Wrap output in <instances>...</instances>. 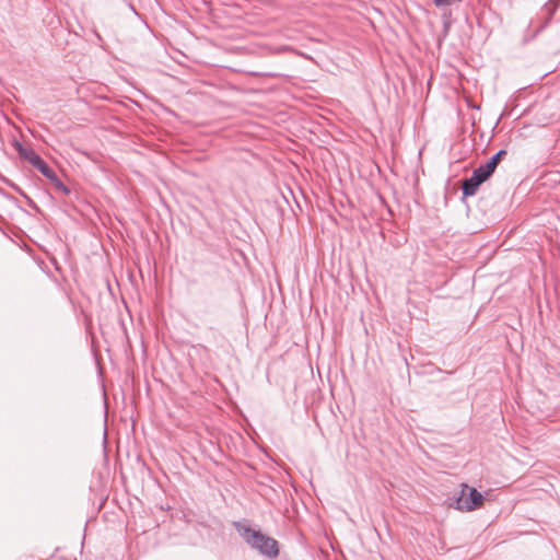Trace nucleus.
<instances>
[{
    "label": "nucleus",
    "instance_id": "7",
    "mask_svg": "<svg viewBox=\"0 0 560 560\" xmlns=\"http://www.w3.org/2000/svg\"><path fill=\"white\" fill-rule=\"evenodd\" d=\"M47 179L50 180V183L55 186L58 184V182L60 180L59 177L57 176V174L55 173V171L52 168H50L48 171V173H46L44 175Z\"/></svg>",
    "mask_w": 560,
    "mask_h": 560
},
{
    "label": "nucleus",
    "instance_id": "11",
    "mask_svg": "<svg viewBox=\"0 0 560 560\" xmlns=\"http://www.w3.org/2000/svg\"><path fill=\"white\" fill-rule=\"evenodd\" d=\"M47 179L50 180V183L55 186L58 184V182L60 180L59 177L57 176V174L55 173V171L52 168H50L48 171V173H46L44 175Z\"/></svg>",
    "mask_w": 560,
    "mask_h": 560
},
{
    "label": "nucleus",
    "instance_id": "10",
    "mask_svg": "<svg viewBox=\"0 0 560 560\" xmlns=\"http://www.w3.org/2000/svg\"><path fill=\"white\" fill-rule=\"evenodd\" d=\"M47 179L50 180V183L55 186L58 184V182L60 180L59 177L57 176V174L55 173V171L52 168H50L48 171V173H46L44 175Z\"/></svg>",
    "mask_w": 560,
    "mask_h": 560
},
{
    "label": "nucleus",
    "instance_id": "12",
    "mask_svg": "<svg viewBox=\"0 0 560 560\" xmlns=\"http://www.w3.org/2000/svg\"><path fill=\"white\" fill-rule=\"evenodd\" d=\"M36 170H38L43 175H45L46 173H48V171L50 170V167L48 166V164L42 160L36 166H35Z\"/></svg>",
    "mask_w": 560,
    "mask_h": 560
},
{
    "label": "nucleus",
    "instance_id": "3",
    "mask_svg": "<svg viewBox=\"0 0 560 560\" xmlns=\"http://www.w3.org/2000/svg\"><path fill=\"white\" fill-rule=\"evenodd\" d=\"M492 174L485 167V165H480L476 170H474L472 175L463 182V195L464 196H474L479 186L486 182Z\"/></svg>",
    "mask_w": 560,
    "mask_h": 560
},
{
    "label": "nucleus",
    "instance_id": "2",
    "mask_svg": "<svg viewBox=\"0 0 560 560\" xmlns=\"http://www.w3.org/2000/svg\"><path fill=\"white\" fill-rule=\"evenodd\" d=\"M483 503V495L475 488L463 486L459 497L456 500V509L459 511H474Z\"/></svg>",
    "mask_w": 560,
    "mask_h": 560
},
{
    "label": "nucleus",
    "instance_id": "8",
    "mask_svg": "<svg viewBox=\"0 0 560 560\" xmlns=\"http://www.w3.org/2000/svg\"><path fill=\"white\" fill-rule=\"evenodd\" d=\"M47 179L50 180V183L55 186L58 184V182L60 180L59 177L57 176V174L55 173V171L52 168H50L48 171V173H46L44 175Z\"/></svg>",
    "mask_w": 560,
    "mask_h": 560
},
{
    "label": "nucleus",
    "instance_id": "13",
    "mask_svg": "<svg viewBox=\"0 0 560 560\" xmlns=\"http://www.w3.org/2000/svg\"><path fill=\"white\" fill-rule=\"evenodd\" d=\"M54 187L63 195L70 194V189L61 180H59L58 184L55 185Z\"/></svg>",
    "mask_w": 560,
    "mask_h": 560
},
{
    "label": "nucleus",
    "instance_id": "4",
    "mask_svg": "<svg viewBox=\"0 0 560 560\" xmlns=\"http://www.w3.org/2000/svg\"><path fill=\"white\" fill-rule=\"evenodd\" d=\"M12 145L19 156L27 161L34 167L43 160L31 147H25L19 141H14Z\"/></svg>",
    "mask_w": 560,
    "mask_h": 560
},
{
    "label": "nucleus",
    "instance_id": "1",
    "mask_svg": "<svg viewBox=\"0 0 560 560\" xmlns=\"http://www.w3.org/2000/svg\"><path fill=\"white\" fill-rule=\"evenodd\" d=\"M236 529L243 539L254 549L258 550L261 555L275 558L279 553L278 542L276 539L262 534L246 525H236Z\"/></svg>",
    "mask_w": 560,
    "mask_h": 560
},
{
    "label": "nucleus",
    "instance_id": "6",
    "mask_svg": "<svg viewBox=\"0 0 560 560\" xmlns=\"http://www.w3.org/2000/svg\"><path fill=\"white\" fill-rule=\"evenodd\" d=\"M462 1L463 0H433V3L435 7L441 8V7H450L455 3H459Z\"/></svg>",
    "mask_w": 560,
    "mask_h": 560
},
{
    "label": "nucleus",
    "instance_id": "5",
    "mask_svg": "<svg viewBox=\"0 0 560 560\" xmlns=\"http://www.w3.org/2000/svg\"><path fill=\"white\" fill-rule=\"evenodd\" d=\"M508 154L506 150L498 151L485 165V167L492 174L497 168L500 161Z\"/></svg>",
    "mask_w": 560,
    "mask_h": 560
},
{
    "label": "nucleus",
    "instance_id": "9",
    "mask_svg": "<svg viewBox=\"0 0 560 560\" xmlns=\"http://www.w3.org/2000/svg\"><path fill=\"white\" fill-rule=\"evenodd\" d=\"M47 179L50 180V183L55 186L58 184V182L60 180L59 177L57 176V174L55 173V171L52 168H50L48 171V173H46L44 175Z\"/></svg>",
    "mask_w": 560,
    "mask_h": 560
}]
</instances>
